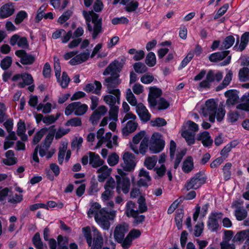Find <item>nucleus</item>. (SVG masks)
<instances>
[{"instance_id": "nucleus-1", "label": "nucleus", "mask_w": 249, "mask_h": 249, "mask_svg": "<svg viewBox=\"0 0 249 249\" xmlns=\"http://www.w3.org/2000/svg\"><path fill=\"white\" fill-rule=\"evenodd\" d=\"M83 15L85 19L87 28L89 32L93 31L92 37L95 39L102 31V18H99V14L92 11H83Z\"/></svg>"}, {"instance_id": "nucleus-2", "label": "nucleus", "mask_w": 249, "mask_h": 249, "mask_svg": "<svg viewBox=\"0 0 249 249\" xmlns=\"http://www.w3.org/2000/svg\"><path fill=\"white\" fill-rule=\"evenodd\" d=\"M217 109L218 104L214 99L211 98L207 100L205 104L201 106L200 113L204 117L209 116V121L213 123L215 118L218 121Z\"/></svg>"}, {"instance_id": "nucleus-3", "label": "nucleus", "mask_w": 249, "mask_h": 249, "mask_svg": "<svg viewBox=\"0 0 249 249\" xmlns=\"http://www.w3.org/2000/svg\"><path fill=\"white\" fill-rule=\"evenodd\" d=\"M207 178L204 171H200L186 181L185 188L188 191L191 189L196 190L206 183Z\"/></svg>"}, {"instance_id": "nucleus-4", "label": "nucleus", "mask_w": 249, "mask_h": 249, "mask_svg": "<svg viewBox=\"0 0 249 249\" xmlns=\"http://www.w3.org/2000/svg\"><path fill=\"white\" fill-rule=\"evenodd\" d=\"M151 143L149 147L150 150L153 154L161 152L165 146V142L161 139V135L159 133H154L151 137Z\"/></svg>"}, {"instance_id": "nucleus-5", "label": "nucleus", "mask_w": 249, "mask_h": 249, "mask_svg": "<svg viewBox=\"0 0 249 249\" xmlns=\"http://www.w3.org/2000/svg\"><path fill=\"white\" fill-rule=\"evenodd\" d=\"M135 156L130 152L124 153L123 156L124 164L122 165L124 171L131 172L134 170L136 165V162L135 161Z\"/></svg>"}, {"instance_id": "nucleus-6", "label": "nucleus", "mask_w": 249, "mask_h": 249, "mask_svg": "<svg viewBox=\"0 0 249 249\" xmlns=\"http://www.w3.org/2000/svg\"><path fill=\"white\" fill-rule=\"evenodd\" d=\"M100 213L101 216L98 217V213H95L94 216L95 220L103 230L107 231L109 230L110 226V222L108 220L109 216L103 214V213L108 214V212L105 208H104L100 210Z\"/></svg>"}, {"instance_id": "nucleus-7", "label": "nucleus", "mask_w": 249, "mask_h": 249, "mask_svg": "<svg viewBox=\"0 0 249 249\" xmlns=\"http://www.w3.org/2000/svg\"><path fill=\"white\" fill-rule=\"evenodd\" d=\"M15 54L20 58V62L23 65H30L35 61V57L31 54H28L24 50H18L15 52Z\"/></svg>"}, {"instance_id": "nucleus-8", "label": "nucleus", "mask_w": 249, "mask_h": 249, "mask_svg": "<svg viewBox=\"0 0 249 249\" xmlns=\"http://www.w3.org/2000/svg\"><path fill=\"white\" fill-rule=\"evenodd\" d=\"M128 230L129 226L126 223L116 226L114 231V238L115 241L118 243L119 241H121L122 239H123L125 234Z\"/></svg>"}, {"instance_id": "nucleus-9", "label": "nucleus", "mask_w": 249, "mask_h": 249, "mask_svg": "<svg viewBox=\"0 0 249 249\" xmlns=\"http://www.w3.org/2000/svg\"><path fill=\"white\" fill-rule=\"evenodd\" d=\"M215 80L218 81V72L215 73L213 70H210L206 74V79L199 83V86L201 88H210V84Z\"/></svg>"}, {"instance_id": "nucleus-10", "label": "nucleus", "mask_w": 249, "mask_h": 249, "mask_svg": "<svg viewBox=\"0 0 249 249\" xmlns=\"http://www.w3.org/2000/svg\"><path fill=\"white\" fill-rule=\"evenodd\" d=\"M93 239L92 240V249H102L104 244V239L102 234L97 229H93Z\"/></svg>"}, {"instance_id": "nucleus-11", "label": "nucleus", "mask_w": 249, "mask_h": 249, "mask_svg": "<svg viewBox=\"0 0 249 249\" xmlns=\"http://www.w3.org/2000/svg\"><path fill=\"white\" fill-rule=\"evenodd\" d=\"M120 75L118 73H111L110 76L106 77L104 82L107 89L114 88L117 87L121 82V79L119 78Z\"/></svg>"}, {"instance_id": "nucleus-12", "label": "nucleus", "mask_w": 249, "mask_h": 249, "mask_svg": "<svg viewBox=\"0 0 249 249\" xmlns=\"http://www.w3.org/2000/svg\"><path fill=\"white\" fill-rule=\"evenodd\" d=\"M15 11L12 3H7L0 8V18L3 19L12 15Z\"/></svg>"}, {"instance_id": "nucleus-13", "label": "nucleus", "mask_w": 249, "mask_h": 249, "mask_svg": "<svg viewBox=\"0 0 249 249\" xmlns=\"http://www.w3.org/2000/svg\"><path fill=\"white\" fill-rule=\"evenodd\" d=\"M140 213L138 210H135L134 209H131L129 212L127 213L126 215L127 217H132L134 218L133 222V226H137V225L142 223L145 220V216L144 215H139Z\"/></svg>"}, {"instance_id": "nucleus-14", "label": "nucleus", "mask_w": 249, "mask_h": 249, "mask_svg": "<svg viewBox=\"0 0 249 249\" xmlns=\"http://www.w3.org/2000/svg\"><path fill=\"white\" fill-rule=\"evenodd\" d=\"M119 3L125 6L124 9L127 12L135 11L139 5V3L137 0H121Z\"/></svg>"}, {"instance_id": "nucleus-15", "label": "nucleus", "mask_w": 249, "mask_h": 249, "mask_svg": "<svg viewBox=\"0 0 249 249\" xmlns=\"http://www.w3.org/2000/svg\"><path fill=\"white\" fill-rule=\"evenodd\" d=\"M89 163L93 168H96L103 165L104 161L101 159L98 154L90 151L89 152Z\"/></svg>"}, {"instance_id": "nucleus-16", "label": "nucleus", "mask_w": 249, "mask_h": 249, "mask_svg": "<svg viewBox=\"0 0 249 249\" xmlns=\"http://www.w3.org/2000/svg\"><path fill=\"white\" fill-rule=\"evenodd\" d=\"M138 126V124L135 121H128L125 127L122 129L124 136H128L129 134L135 131Z\"/></svg>"}, {"instance_id": "nucleus-17", "label": "nucleus", "mask_w": 249, "mask_h": 249, "mask_svg": "<svg viewBox=\"0 0 249 249\" xmlns=\"http://www.w3.org/2000/svg\"><path fill=\"white\" fill-rule=\"evenodd\" d=\"M240 42L236 51L241 52L245 49L249 44V32H246L241 35Z\"/></svg>"}, {"instance_id": "nucleus-18", "label": "nucleus", "mask_w": 249, "mask_h": 249, "mask_svg": "<svg viewBox=\"0 0 249 249\" xmlns=\"http://www.w3.org/2000/svg\"><path fill=\"white\" fill-rule=\"evenodd\" d=\"M118 61L115 60L112 62L105 69V71L103 72V75L104 76H107L110 74L111 75V73H116V71L119 72L120 71L118 70Z\"/></svg>"}, {"instance_id": "nucleus-19", "label": "nucleus", "mask_w": 249, "mask_h": 249, "mask_svg": "<svg viewBox=\"0 0 249 249\" xmlns=\"http://www.w3.org/2000/svg\"><path fill=\"white\" fill-rule=\"evenodd\" d=\"M74 114L76 116L83 115L88 110V106L86 104H82L80 102H74Z\"/></svg>"}, {"instance_id": "nucleus-20", "label": "nucleus", "mask_w": 249, "mask_h": 249, "mask_svg": "<svg viewBox=\"0 0 249 249\" xmlns=\"http://www.w3.org/2000/svg\"><path fill=\"white\" fill-rule=\"evenodd\" d=\"M217 215L218 213L215 212L212 213L209 217L208 227L212 231H216L218 229V219L216 218Z\"/></svg>"}, {"instance_id": "nucleus-21", "label": "nucleus", "mask_w": 249, "mask_h": 249, "mask_svg": "<svg viewBox=\"0 0 249 249\" xmlns=\"http://www.w3.org/2000/svg\"><path fill=\"white\" fill-rule=\"evenodd\" d=\"M194 167V161L191 156H188L183 161L182 169L185 173H190Z\"/></svg>"}, {"instance_id": "nucleus-22", "label": "nucleus", "mask_w": 249, "mask_h": 249, "mask_svg": "<svg viewBox=\"0 0 249 249\" xmlns=\"http://www.w3.org/2000/svg\"><path fill=\"white\" fill-rule=\"evenodd\" d=\"M57 249H69L68 245L69 243V238L67 236H63L62 235H58L57 237Z\"/></svg>"}, {"instance_id": "nucleus-23", "label": "nucleus", "mask_w": 249, "mask_h": 249, "mask_svg": "<svg viewBox=\"0 0 249 249\" xmlns=\"http://www.w3.org/2000/svg\"><path fill=\"white\" fill-rule=\"evenodd\" d=\"M128 53L130 54H134L133 57V59L136 61H138L142 59L145 56L144 51L142 50L138 51L136 49L132 48L128 50Z\"/></svg>"}, {"instance_id": "nucleus-24", "label": "nucleus", "mask_w": 249, "mask_h": 249, "mask_svg": "<svg viewBox=\"0 0 249 249\" xmlns=\"http://www.w3.org/2000/svg\"><path fill=\"white\" fill-rule=\"evenodd\" d=\"M181 135L185 139L188 145L190 146L195 143V139L194 132L185 130L182 132Z\"/></svg>"}, {"instance_id": "nucleus-25", "label": "nucleus", "mask_w": 249, "mask_h": 249, "mask_svg": "<svg viewBox=\"0 0 249 249\" xmlns=\"http://www.w3.org/2000/svg\"><path fill=\"white\" fill-rule=\"evenodd\" d=\"M137 203L139 205L138 210H137L139 213H143L147 211L148 208L144 196H140L138 199Z\"/></svg>"}, {"instance_id": "nucleus-26", "label": "nucleus", "mask_w": 249, "mask_h": 249, "mask_svg": "<svg viewBox=\"0 0 249 249\" xmlns=\"http://www.w3.org/2000/svg\"><path fill=\"white\" fill-rule=\"evenodd\" d=\"M239 80L241 82L249 81V69L243 67L240 69L238 73Z\"/></svg>"}, {"instance_id": "nucleus-27", "label": "nucleus", "mask_w": 249, "mask_h": 249, "mask_svg": "<svg viewBox=\"0 0 249 249\" xmlns=\"http://www.w3.org/2000/svg\"><path fill=\"white\" fill-rule=\"evenodd\" d=\"M183 215L184 213L183 210H178L177 211H176L175 221L178 230H180L182 228V218Z\"/></svg>"}, {"instance_id": "nucleus-28", "label": "nucleus", "mask_w": 249, "mask_h": 249, "mask_svg": "<svg viewBox=\"0 0 249 249\" xmlns=\"http://www.w3.org/2000/svg\"><path fill=\"white\" fill-rule=\"evenodd\" d=\"M47 131L48 128L45 127L38 131L34 136L32 144L33 145H36L38 143Z\"/></svg>"}, {"instance_id": "nucleus-29", "label": "nucleus", "mask_w": 249, "mask_h": 249, "mask_svg": "<svg viewBox=\"0 0 249 249\" xmlns=\"http://www.w3.org/2000/svg\"><path fill=\"white\" fill-rule=\"evenodd\" d=\"M232 164L230 162L226 163L222 168L223 178L225 181H228L231 178V168Z\"/></svg>"}, {"instance_id": "nucleus-30", "label": "nucleus", "mask_w": 249, "mask_h": 249, "mask_svg": "<svg viewBox=\"0 0 249 249\" xmlns=\"http://www.w3.org/2000/svg\"><path fill=\"white\" fill-rule=\"evenodd\" d=\"M62 147H59L58 160L60 164H62L63 162L64 159L65 157V153L67 149L68 143L63 142L62 143Z\"/></svg>"}, {"instance_id": "nucleus-31", "label": "nucleus", "mask_w": 249, "mask_h": 249, "mask_svg": "<svg viewBox=\"0 0 249 249\" xmlns=\"http://www.w3.org/2000/svg\"><path fill=\"white\" fill-rule=\"evenodd\" d=\"M145 63L150 67H152L156 65V57L153 52H150L147 54L145 59Z\"/></svg>"}, {"instance_id": "nucleus-32", "label": "nucleus", "mask_w": 249, "mask_h": 249, "mask_svg": "<svg viewBox=\"0 0 249 249\" xmlns=\"http://www.w3.org/2000/svg\"><path fill=\"white\" fill-rule=\"evenodd\" d=\"M235 42V38L232 35H230L226 36L222 42V48L225 49H228L230 48L234 44Z\"/></svg>"}, {"instance_id": "nucleus-33", "label": "nucleus", "mask_w": 249, "mask_h": 249, "mask_svg": "<svg viewBox=\"0 0 249 249\" xmlns=\"http://www.w3.org/2000/svg\"><path fill=\"white\" fill-rule=\"evenodd\" d=\"M82 231L88 246L89 247L91 246L92 237L90 227L87 226L83 228L82 229Z\"/></svg>"}, {"instance_id": "nucleus-34", "label": "nucleus", "mask_w": 249, "mask_h": 249, "mask_svg": "<svg viewBox=\"0 0 249 249\" xmlns=\"http://www.w3.org/2000/svg\"><path fill=\"white\" fill-rule=\"evenodd\" d=\"M133 68L135 72L139 74L144 73L148 70L145 64L141 62L135 63L133 64Z\"/></svg>"}, {"instance_id": "nucleus-35", "label": "nucleus", "mask_w": 249, "mask_h": 249, "mask_svg": "<svg viewBox=\"0 0 249 249\" xmlns=\"http://www.w3.org/2000/svg\"><path fill=\"white\" fill-rule=\"evenodd\" d=\"M27 18V13L25 11L21 10L17 14L15 18L14 22L16 25H18Z\"/></svg>"}, {"instance_id": "nucleus-36", "label": "nucleus", "mask_w": 249, "mask_h": 249, "mask_svg": "<svg viewBox=\"0 0 249 249\" xmlns=\"http://www.w3.org/2000/svg\"><path fill=\"white\" fill-rule=\"evenodd\" d=\"M232 72L230 71L226 75L222 83L219 85V90L226 87L231 82L232 79Z\"/></svg>"}, {"instance_id": "nucleus-37", "label": "nucleus", "mask_w": 249, "mask_h": 249, "mask_svg": "<svg viewBox=\"0 0 249 249\" xmlns=\"http://www.w3.org/2000/svg\"><path fill=\"white\" fill-rule=\"evenodd\" d=\"M12 57L10 56H6L1 60L0 63V66L3 70L5 71L10 68L12 65Z\"/></svg>"}, {"instance_id": "nucleus-38", "label": "nucleus", "mask_w": 249, "mask_h": 249, "mask_svg": "<svg viewBox=\"0 0 249 249\" xmlns=\"http://www.w3.org/2000/svg\"><path fill=\"white\" fill-rule=\"evenodd\" d=\"M121 188L124 194H127L130 190V181L129 178H124L121 181Z\"/></svg>"}, {"instance_id": "nucleus-39", "label": "nucleus", "mask_w": 249, "mask_h": 249, "mask_svg": "<svg viewBox=\"0 0 249 249\" xmlns=\"http://www.w3.org/2000/svg\"><path fill=\"white\" fill-rule=\"evenodd\" d=\"M32 241L36 249H41L43 248V242L41 241L40 234L38 232H36L33 236Z\"/></svg>"}, {"instance_id": "nucleus-40", "label": "nucleus", "mask_w": 249, "mask_h": 249, "mask_svg": "<svg viewBox=\"0 0 249 249\" xmlns=\"http://www.w3.org/2000/svg\"><path fill=\"white\" fill-rule=\"evenodd\" d=\"M119 107H110L108 112L109 119L115 122L118 120V115L119 112Z\"/></svg>"}, {"instance_id": "nucleus-41", "label": "nucleus", "mask_w": 249, "mask_h": 249, "mask_svg": "<svg viewBox=\"0 0 249 249\" xmlns=\"http://www.w3.org/2000/svg\"><path fill=\"white\" fill-rule=\"evenodd\" d=\"M186 151L185 149H183L178 152L176 156L175 161L174 164V169H176L178 167L180 162L181 161L183 157L186 154Z\"/></svg>"}, {"instance_id": "nucleus-42", "label": "nucleus", "mask_w": 249, "mask_h": 249, "mask_svg": "<svg viewBox=\"0 0 249 249\" xmlns=\"http://www.w3.org/2000/svg\"><path fill=\"white\" fill-rule=\"evenodd\" d=\"M231 150L226 145L220 151V157H219V165L225 160L229 155V152Z\"/></svg>"}, {"instance_id": "nucleus-43", "label": "nucleus", "mask_w": 249, "mask_h": 249, "mask_svg": "<svg viewBox=\"0 0 249 249\" xmlns=\"http://www.w3.org/2000/svg\"><path fill=\"white\" fill-rule=\"evenodd\" d=\"M148 138L144 137L140 144V153L144 155L146 152L148 146Z\"/></svg>"}, {"instance_id": "nucleus-44", "label": "nucleus", "mask_w": 249, "mask_h": 249, "mask_svg": "<svg viewBox=\"0 0 249 249\" xmlns=\"http://www.w3.org/2000/svg\"><path fill=\"white\" fill-rule=\"evenodd\" d=\"M66 126H80L82 125V121L80 118L74 117L68 121L65 124Z\"/></svg>"}, {"instance_id": "nucleus-45", "label": "nucleus", "mask_w": 249, "mask_h": 249, "mask_svg": "<svg viewBox=\"0 0 249 249\" xmlns=\"http://www.w3.org/2000/svg\"><path fill=\"white\" fill-rule=\"evenodd\" d=\"M224 233L223 241L220 244H230V241L233 237V231L231 230H224Z\"/></svg>"}, {"instance_id": "nucleus-46", "label": "nucleus", "mask_w": 249, "mask_h": 249, "mask_svg": "<svg viewBox=\"0 0 249 249\" xmlns=\"http://www.w3.org/2000/svg\"><path fill=\"white\" fill-rule=\"evenodd\" d=\"M133 240L127 235L126 237L119 241L118 243L121 244V246L124 249H128L132 244Z\"/></svg>"}, {"instance_id": "nucleus-47", "label": "nucleus", "mask_w": 249, "mask_h": 249, "mask_svg": "<svg viewBox=\"0 0 249 249\" xmlns=\"http://www.w3.org/2000/svg\"><path fill=\"white\" fill-rule=\"evenodd\" d=\"M26 130L25 121L21 119H19L17 123V134L18 135L24 134Z\"/></svg>"}, {"instance_id": "nucleus-48", "label": "nucleus", "mask_w": 249, "mask_h": 249, "mask_svg": "<svg viewBox=\"0 0 249 249\" xmlns=\"http://www.w3.org/2000/svg\"><path fill=\"white\" fill-rule=\"evenodd\" d=\"M157 109L159 110H165L169 107L170 103L164 97H160Z\"/></svg>"}, {"instance_id": "nucleus-49", "label": "nucleus", "mask_w": 249, "mask_h": 249, "mask_svg": "<svg viewBox=\"0 0 249 249\" xmlns=\"http://www.w3.org/2000/svg\"><path fill=\"white\" fill-rule=\"evenodd\" d=\"M194 57V54L191 53H188V54L183 58L181 62L178 69L181 70L185 67L187 64L191 61Z\"/></svg>"}, {"instance_id": "nucleus-50", "label": "nucleus", "mask_w": 249, "mask_h": 249, "mask_svg": "<svg viewBox=\"0 0 249 249\" xmlns=\"http://www.w3.org/2000/svg\"><path fill=\"white\" fill-rule=\"evenodd\" d=\"M119 160V156L116 153H112L107 159V163L110 166H113L118 163Z\"/></svg>"}, {"instance_id": "nucleus-51", "label": "nucleus", "mask_w": 249, "mask_h": 249, "mask_svg": "<svg viewBox=\"0 0 249 249\" xmlns=\"http://www.w3.org/2000/svg\"><path fill=\"white\" fill-rule=\"evenodd\" d=\"M154 79L153 75L150 73H146L141 77V81L144 84L152 83Z\"/></svg>"}, {"instance_id": "nucleus-52", "label": "nucleus", "mask_w": 249, "mask_h": 249, "mask_svg": "<svg viewBox=\"0 0 249 249\" xmlns=\"http://www.w3.org/2000/svg\"><path fill=\"white\" fill-rule=\"evenodd\" d=\"M71 79L66 71L62 72V80H60V85L63 89L66 88L70 83Z\"/></svg>"}, {"instance_id": "nucleus-53", "label": "nucleus", "mask_w": 249, "mask_h": 249, "mask_svg": "<svg viewBox=\"0 0 249 249\" xmlns=\"http://www.w3.org/2000/svg\"><path fill=\"white\" fill-rule=\"evenodd\" d=\"M104 100L106 104L109 107H116L115 104L117 102V99L112 95H107L104 96Z\"/></svg>"}, {"instance_id": "nucleus-54", "label": "nucleus", "mask_w": 249, "mask_h": 249, "mask_svg": "<svg viewBox=\"0 0 249 249\" xmlns=\"http://www.w3.org/2000/svg\"><path fill=\"white\" fill-rule=\"evenodd\" d=\"M162 93V90L160 88L156 87H152L150 89L149 93L148 95L158 98L161 96Z\"/></svg>"}, {"instance_id": "nucleus-55", "label": "nucleus", "mask_w": 249, "mask_h": 249, "mask_svg": "<svg viewBox=\"0 0 249 249\" xmlns=\"http://www.w3.org/2000/svg\"><path fill=\"white\" fill-rule=\"evenodd\" d=\"M54 137H53V133H48L45 139L43 141V147H45L46 149L47 150L51 145L53 141V140Z\"/></svg>"}, {"instance_id": "nucleus-56", "label": "nucleus", "mask_w": 249, "mask_h": 249, "mask_svg": "<svg viewBox=\"0 0 249 249\" xmlns=\"http://www.w3.org/2000/svg\"><path fill=\"white\" fill-rule=\"evenodd\" d=\"M235 215L237 220L242 221L247 217V212L245 209H237L235 211Z\"/></svg>"}, {"instance_id": "nucleus-57", "label": "nucleus", "mask_w": 249, "mask_h": 249, "mask_svg": "<svg viewBox=\"0 0 249 249\" xmlns=\"http://www.w3.org/2000/svg\"><path fill=\"white\" fill-rule=\"evenodd\" d=\"M23 200V196L15 194L14 196H9L8 202L11 203L16 204L20 202Z\"/></svg>"}, {"instance_id": "nucleus-58", "label": "nucleus", "mask_w": 249, "mask_h": 249, "mask_svg": "<svg viewBox=\"0 0 249 249\" xmlns=\"http://www.w3.org/2000/svg\"><path fill=\"white\" fill-rule=\"evenodd\" d=\"M101 208V205L97 202L93 203L91 205L90 208L87 212V214L89 217H91V215L95 213Z\"/></svg>"}, {"instance_id": "nucleus-59", "label": "nucleus", "mask_w": 249, "mask_h": 249, "mask_svg": "<svg viewBox=\"0 0 249 249\" xmlns=\"http://www.w3.org/2000/svg\"><path fill=\"white\" fill-rule=\"evenodd\" d=\"M151 124L153 126L161 127L167 124V122L164 119L158 117L151 121Z\"/></svg>"}, {"instance_id": "nucleus-60", "label": "nucleus", "mask_w": 249, "mask_h": 249, "mask_svg": "<svg viewBox=\"0 0 249 249\" xmlns=\"http://www.w3.org/2000/svg\"><path fill=\"white\" fill-rule=\"evenodd\" d=\"M129 22L128 18L124 17H121L120 18H114L111 20V23L113 25H117L119 24H127Z\"/></svg>"}, {"instance_id": "nucleus-61", "label": "nucleus", "mask_w": 249, "mask_h": 249, "mask_svg": "<svg viewBox=\"0 0 249 249\" xmlns=\"http://www.w3.org/2000/svg\"><path fill=\"white\" fill-rule=\"evenodd\" d=\"M145 134V131L142 130L137 133L132 138V142L134 144H138L142 140Z\"/></svg>"}, {"instance_id": "nucleus-62", "label": "nucleus", "mask_w": 249, "mask_h": 249, "mask_svg": "<svg viewBox=\"0 0 249 249\" xmlns=\"http://www.w3.org/2000/svg\"><path fill=\"white\" fill-rule=\"evenodd\" d=\"M141 231L139 229H132L127 234L132 240L138 238L141 235Z\"/></svg>"}, {"instance_id": "nucleus-63", "label": "nucleus", "mask_w": 249, "mask_h": 249, "mask_svg": "<svg viewBox=\"0 0 249 249\" xmlns=\"http://www.w3.org/2000/svg\"><path fill=\"white\" fill-rule=\"evenodd\" d=\"M114 194V192L112 190H105V191L102 194L101 198L103 200H108L113 196Z\"/></svg>"}, {"instance_id": "nucleus-64", "label": "nucleus", "mask_w": 249, "mask_h": 249, "mask_svg": "<svg viewBox=\"0 0 249 249\" xmlns=\"http://www.w3.org/2000/svg\"><path fill=\"white\" fill-rule=\"evenodd\" d=\"M101 116L98 113V110H94L89 118V121L93 125L97 124Z\"/></svg>"}]
</instances>
